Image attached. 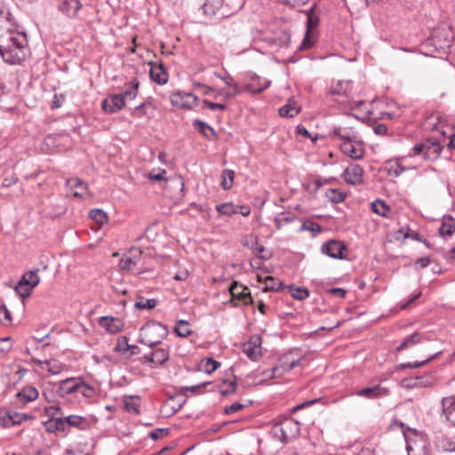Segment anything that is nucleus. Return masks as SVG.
Here are the masks:
<instances>
[{
    "label": "nucleus",
    "mask_w": 455,
    "mask_h": 455,
    "mask_svg": "<svg viewBox=\"0 0 455 455\" xmlns=\"http://www.w3.org/2000/svg\"><path fill=\"white\" fill-rule=\"evenodd\" d=\"M34 416L28 413H18L7 411L4 416H2V427H10L20 425L25 420L33 419Z\"/></svg>",
    "instance_id": "obj_16"
},
{
    "label": "nucleus",
    "mask_w": 455,
    "mask_h": 455,
    "mask_svg": "<svg viewBox=\"0 0 455 455\" xmlns=\"http://www.w3.org/2000/svg\"><path fill=\"white\" fill-rule=\"evenodd\" d=\"M327 292L339 298H344L347 294V291L343 288H330Z\"/></svg>",
    "instance_id": "obj_63"
},
{
    "label": "nucleus",
    "mask_w": 455,
    "mask_h": 455,
    "mask_svg": "<svg viewBox=\"0 0 455 455\" xmlns=\"http://www.w3.org/2000/svg\"><path fill=\"white\" fill-rule=\"evenodd\" d=\"M193 126L197 132L202 133L206 139L210 140H213L217 138V134L214 130L205 122L195 120Z\"/></svg>",
    "instance_id": "obj_29"
},
{
    "label": "nucleus",
    "mask_w": 455,
    "mask_h": 455,
    "mask_svg": "<svg viewBox=\"0 0 455 455\" xmlns=\"http://www.w3.org/2000/svg\"><path fill=\"white\" fill-rule=\"evenodd\" d=\"M243 352L249 359L257 360L261 354V337L257 334L251 336L249 340L244 343Z\"/></svg>",
    "instance_id": "obj_13"
},
{
    "label": "nucleus",
    "mask_w": 455,
    "mask_h": 455,
    "mask_svg": "<svg viewBox=\"0 0 455 455\" xmlns=\"http://www.w3.org/2000/svg\"><path fill=\"white\" fill-rule=\"evenodd\" d=\"M327 198L332 203H341L346 198V194L339 189L330 188L325 193Z\"/></svg>",
    "instance_id": "obj_44"
},
{
    "label": "nucleus",
    "mask_w": 455,
    "mask_h": 455,
    "mask_svg": "<svg viewBox=\"0 0 455 455\" xmlns=\"http://www.w3.org/2000/svg\"><path fill=\"white\" fill-rule=\"evenodd\" d=\"M441 403L446 419L455 426V395L443 397Z\"/></svg>",
    "instance_id": "obj_22"
},
{
    "label": "nucleus",
    "mask_w": 455,
    "mask_h": 455,
    "mask_svg": "<svg viewBox=\"0 0 455 455\" xmlns=\"http://www.w3.org/2000/svg\"><path fill=\"white\" fill-rule=\"evenodd\" d=\"M44 426L47 432L49 433H56V432H65L66 431V424L64 421V417L59 418H50L46 421L44 422Z\"/></svg>",
    "instance_id": "obj_26"
},
{
    "label": "nucleus",
    "mask_w": 455,
    "mask_h": 455,
    "mask_svg": "<svg viewBox=\"0 0 455 455\" xmlns=\"http://www.w3.org/2000/svg\"><path fill=\"white\" fill-rule=\"evenodd\" d=\"M300 111V108L296 103H287L279 109V114L283 117H293Z\"/></svg>",
    "instance_id": "obj_37"
},
{
    "label": "nucleus",
    "mask_w": 455,
    "mask_h": 455,
    "mask_svg": "<svg viewBox=\"0 0 455 455\" xmlns=\"http://www.w3.org/2000/svg\"><path fill=\"white\" fill-rule=\"evenodd\" d=\"M264 283H266V291H279L282 285V283L279 281H275L273 276H267L264 279Z\"/></svg>",
    "instance_id": "obj_51"
},
{
    "label": "nucleus",
    "mask_w": 455,
    "mask_h": 455,
    "mask_svg": "<svg viewBox=\"0 0 455 455\" xmlns=\"http://www.w3.org/2000/svg\"><path fill=\"white\" fill-rule=\"evenodd\" d=\"M174 332L182 338L188 337L191 333V329L188 321L180 320L174 327Z\"/></svg>",
    "instance_id": "obj_40"
},
{
    "label": "nucleus",
    "mask_w": 455,
    "mask_h": 455,
    "mask_svg": "<svg viewBox=\"0 0 455 455\" xmlns=\"http://www.w3.org/2000/svg\"><path fill=\"white\" fill-rule=\"evenodd\" d=\"M64 421L66 426L68 425L79 430H86L96 422V419L92 416L69 415L64 417Z\"/></svg>",
    "instance_id": "obj_12"
},
{
    "label": "nucleus",
    "mask_w": 455,
    "mask_h": 455,
    "mask_svg": "<svg viewBox=\"0 0 455 455\" xmlns=\"http://www.w3.org/2000/svg\"><path fill=\"white\" fill-rule=\"evenodd\" d=\"M371 210L374 213L379 216L387 217V213L390 212L391 209L385 202L381 200H376L373 203H371Z\"/></svg>",
    "instance_id": "obj_38"
},
{
    "label": "nucleus",
    "mask_w": 455,
    "mask_h": 455,
    "mask_svg": "<svg viewBox=\"0 0 455 455\" xmlns=\"http://www.w3.org/2000/svg\"><path fill=\"white\" fill-rule=\"evenodd\" d=\"M150 70L149 76L150 78L157 83L158 84H164L168 81V73L164 68L163 63H149Z\"/></svg>",
    "instance_id": "obj_18"
},
{
    "label": "nucleus",
    "mask_w": 455,
    "mask_h": 455,
    "mask_svg": "<svg viewBox=\"0 0 455 455\" xmlns=\"http://www.w3.org/2000/svg\"><path fill=\"white\" fill-rule=\"evenodd\" d=\"M340 149L345 155L355 160L362 159L364 156L363 143L359 137L352 141L342 142Z\"/></svg>",
    "instance_id": "obj_10"
},
{
    "label": "nucleus",
    "mask_w": 455,
    "mask_h": 455,
    "mask_svg": "<svg viewBox=\"0 0 455 455\" xmlns=\"http://www.w3.org/2000/svg\"><path fill=\"white\" fill-rule=\"evenodd\" d=\"M124 409L134 415L140 413L141 400L140 396L130 395L124 397Z\"/></svg>",
    "instance_id": "obj_27"
},
{
    "label": "nucleus",
    "mask_w": 455,
    "mask_h": 455,
    "mask_svg": "<svg viewBox=\"0 0 455 455\" xmlns=\"http://www.w3.org/2000/svg\"><path fill=\"white\" fill-rule=\"evenodd\" d=\"M150 101H145L132 109L131 114L137 117L147 116V109L151 107Z\"/></svg>",
    "instance_id": "obj_48"
},
{
    "label": "nucleus",
    "mask_w": 455,
    "mask_h": 455,
    "mask_svg": "<svg viewBox=\"0 0 455 455\" xmlns=\"http://www.w3.org/2000/svg\"><path fill=\"white\" fill-rule=\"evenodd\" d=\"M2 59L9 64H20L26 56L25 48L28 44L26 34L20 31L17 22L11 12L2 20Z\"/></svg>",
    "instance_id": "obj_1"
},
{
    "label": "nucleus",
    "mask_w": 455,
    "mask_h": 455,
    "mask_svg": "<svg viewBox=\"0 0 455 455\" xmlns=\"http://www.w3.org/2000/svg\"><path fill=\"white\" fill-rule=\"evenodd\" d=\"M216 76H218L219 78H220L221 80L224 81V83L231 87L233 89V92L230 95H237L240 93V91L238 90V86H237V84L234 82V79L232 78L231 76H221L218 74H215Z\"/></svg>",
    "instance_id": "obj_52"
},
{
    "label": "nucleus",
    "mask_w": 455,
    "mask_h": 455,
    "mask_svg": "<svg viewBox=\"0 0 455 455\" xmlns=\"http://www.w3.org/2000/svg\"><path fill=\"white\" fill-rule=\"evenodd\" d=\"M223 0H205L202 6L206 15L217 14L222 7Z\"/></svg>",
    "instance_id": "obj_34"
},
{
    "label": "nucleus",
    "mask_w": 455,
    "mask_h": 455,
    "mask_svg": "<svg viewBox=\"0 0 455 455\" xmlns=\"http://www.w3.org/2000/svg\"><path fill=\"white\" fill-rule=\"evenodd\" d=\"M166 174V171L162 169V170H159L157 173H155V172H150L148 174V178L150 180H154V181H161V180H164L165 178H164V175Z\"/></svg>",
    "instance_id": "obj_62"
},
{
    "label": "nucleus",
    "mask_w": 455,
    "mask_h": 455,
    "mask_svg": "<svg viewBox=\"0 0 455 455\" xmlns=\"http://www.w3.org/2000/svg\"><path fill=\"white\" fill-rule=\"evenodd\" d=\"M172 104L181 108H193L198 103V97L191 92L178 91L170 96Z\"/></svg>",
    "instance_id": "obj_7"
},
{
    "label": "nucleus",
    "mask_w": 455,
    "mask_h": 455,
    "mask_svg": "<svg viewBox=\"0 0 455 455\" xmlns=\"http://www.w3.org/2000/svg\"><path fill=\"white\" fill-rule=\"evenodd\" d=\"M125 106V102L121 94H112L108 98L104 99L101 102L103 111L113 114L121 110Z\"/></svg>",
    "instance_id": "obj_15"
},
{
    "label": "nucleus",
    "mask_w": 455,
    "mask_h": 455,
    "mask_svg": "<svg viewBox=\"0 0 455 455\" xmlns=\"http://www.w3.org/2000/svg\"><path fill=\"white\" fill-rule=\"evenodd\" d=\"M355 395L368 400H375L388 396L390 395V389L387 387H383L381 384H377L363 387L355 391Z\"/></svg>",
    "instance_id": "obj_9"
},
{
    "label": "nucleus",
    "mask_w": 455,
    "mask_h": 455,
    "mask_svg": "<svg viewBox=\"0 0 455 455\" xmlns=\"http://www.w3.org/2000/svg\"><path fill=\"white\" fill-rule=\"evenodd\" d=\"M302 230L311 231L313 234L320 233L322 231V227L315 222H304L301 226Z\"/></svg>",
    "instance_id": "obj_55"
},
{
    "label": "nucleus",
    "mask_w": 455,
    "mask_h": 455,
    "mask_svg": "<svg viewBox=\"0 0 455 455\" xmlns=\"http://www.w3.org/2000/svg\"><path fill=\"white\" fill-rule=\"evenodd\" d=\"M99 324L105 328L109 333H117L121 331L123 323L120 319L113 316H101L99 319Z\"/></svg>",
    "instance_id": "obj_24"
},
{
    "label": "nucleus",
    "mask_w": 455,
    "mask_h": 455,
    "mask_svg": "<svg viewBox=\"0 0 455 455\" xmlns=\"http://www.w3.org/2000/svg\"><path fill=\"white\" fill-rule=\"evenodd\" d=\"M203 104L204 107L208 108L209 109H211L212 111H217V110H224L226 109V105L225 104H220V103H213V102H211L210 100H203Z\"/></svg>",
    "instance_id": "obj_57"
},
{
    "label": "nucleus",
    "mask_w": 455,
    "mask_h": 455,
    "mask_svg": "<svg viewBox=\"0 0 455 455\" xmlns=\"http://www.w3.org/2000/svg\"><path fill=\"white\" fill-rule=\"evenodd\" d=\"M133 259L130 256H124L119 261V267L123 270H132L136 266Z\"/></svg>",
    "instance_id": "obj_53"
},
{
    "label": "nucleus",
    "mask_w": 455,
    "mask_h": 455,
    "mask_svg": "<svg viewBox=\"0 0 455 455\" xmlns=\"http://www.w3.org/2000/svg\"><path fill=\"white\" fill-rule=\"evenodd\" d=\"M423 335L418 331L413 332L410 336L406 337L401 344L397 347V351L409 348L416 344H419L422 340Z\"/></svg>",
    "instance_id": "obj_32"
},
{
    "label": "nucleus",
    "mask_w": 455,
    "mask_h": 455,
    "mask_svg": "<svg viewBox=\"0 0 455 455\" xmlns=\"http://www.w3.org/2000/svg\"><path fill=\"white\" fill-rule=\"evenodd\" d=\"M229 291L232 298L243 299L244 297L250 292L249 289L245 286L239 285L237 282H233L229 287Z\"/></svg>",
    "instance_id": "obj_35"
},
{
    "label": "nucleus",
    "mask_w": 455,
    "mask_h": 455,
    "mask_svg": "<svg viewBox=\"0 0 455 455\" xmlns=\"http://www.w3.org/2000/svg\"><path fill=\"white\" fill-rule=\"evenodd\" d=\"M455 230V227L452 224L449 223H443L442 226L439 228V233L441 235H452Z\"/></svg>",
    "instance_id": "obj_58"
},
{
    "label": "nucleus",
    "mask_w": 455,
    "mask_h": 455,
    "mask_svg": "<svg viewBox=\"0 0 455 455\" xmlns=\"http://www.w3.org/2000/svg\"><path fill=\"white\" fill-rule=\"evenodd\" d=\"M443 455H455V442H447L443 444Z\"/></svg>",
    "instance_id": "obj_64"
},
{
    "label": "nucleus",
    "mask_w": 455,
    "mask_h": 455,
    "mask_svg": "<svg viewBox=\"0 0 455 455\" xmlns=\"http://www.w3.org/2000/svg\"><path fill=\"white\" fill-rule=\"evenodd\" d=\"M406 438V450L408 455H429L426 450V445L424 442H416L409 439L406 435H404Z\"/></svg>",
    "instance_id": "obj_25"
},
{
    "label": "nucleus",
    "mask_w": 455,
    "mask_h": 455,
    "mask_svg": "<svg viewBox=\"0 0 455 455\" xmlns=\"http://www.w3.org/2000/svg\"><path fill=\"white\" fill-rule=\"evenodd\" d=\"M336 101L340 105L341 109L344 111L360 109L361 107L364 104L363 100L352 101L349 100V98L347 100H336Z\"/></svg>",
    "instance_id": "obj_39"
},
{
    "label": "nucleus",
    "mask_w": 455,
    "mask_h": 455,
    "mask_svg": "<svg viewBox=\"0 0 455 455\" xmlns=\"http://www.w3.org/2000/svg\"><path fill=\"white\" fill-rule=\"evenodd\" d=\"M424 159L426 161H434L439 157L442 152V146L436 140H427L424 141Z\"/></svg>",
    "instance_id": "obj_19"
},
{
    "label": "nucleus",
    "mask_w": 455,
    "mask_h": 455,
    "mask_svg": "<svg viewBox=\"0 0 455 455\" xmlns=\"http://www.w3.org/2000/svg\"><path fill=\"white\" fill-rule=\"evenodd\" d=\"M76 393H80L83 396L90 398L93 395L94 389L90 385L78 379Z\"/></svg>",
    "instance_id": "obj_47"
},
{
    "label": "nucleus",
    "mask_w": 455,
    "mask_h": 455,
    "mask_svg": "<svg viewBox=\"0 0 455 455\" xmlns=\"http://www.w3.org/2000/svg\"><path fill=\"white\" fill-rule=\"evenodd\" d=\"M45 412L51 418H55L57 414L62 415V410L60 406L52 405L45 408Z\"/></svg>",
    "instance_id": "obj_61"
},
{
    "label": "nucleus",
    "mask_w": 455,
    "mask_h": 455,
    "mask_svg": "<svg viewBox=\"0 0 455 455\" xmlns=\"http://www.w3.org/2000/svg\"><path fill=\"white\" fill-rule=\"evenodd\" d=\"M131 346L128 344V339L125 336H120L117 339V342L116 345V350L120 353H126L130 350Z\"/></svg>",
    "instance_id": "obj_50"
},
{
    "label": "nucleus",
    "mask_w": 455,
    "mask_h": 455,
    "mask_svg": "<svg viewBox=\"0 0 455 455\" xmlns=\"http://www.w3.org/2000/svg\"><path fill=\"white\" fill-rule=\"evenodd\" d=\"M344 180L351 185H359L363 183V169L357 164L348 165L343 172Z\"/></svg>",
    "instance_id": "obj_14"
},
{
    "label": "nucleus",
    "mask_w": 455,
    "mask_h": 455,
    "mask_svg": "<svg viewBox=\"0 0 455 455\" xmlns=\"http://www.w3.org/2000/svg\"><path fill=\"white\" fill-rule=\"evenodd\" d=\"M89 216L92 220L96 221L97 223L102 225L108 222V215L101 209H93L90 212Z\"/></svg>",
    "instance_id": "obj_46"
},
{
    "label": "nucleus",
    "mask_w": 455,
    "mask_h": 455,
    "mask_svg": "<svg viewBox=\"0 0 455 455\" xmlns=\"http://www.w3.org/2000/svg\"><path fill=\"white\" fill-rule=\"evenodd\" d=\"M64 369V364L56 359L46 360L45 370L52 375H56L61 372Z\"/></svg>",
    "instance_id": "obj_43"
},
{
    "label": "nucleus",
    "mask_w": 455,
    "mask_h": 455,
    "mask_svg": "<svg viewBox=\"0 0 455 455\" xmlns=\"http://www.w3.org/2000/svg\"><path fill=\"white\" fill-rule=\"evenodd\" d=\"M270 81L264 80L261 81L259 77H253L251 81L245 86V91L257 94L267 89L270 85Z\"/></svg>",
    "instance_id": "obj_28"
},
{
    "label": "nucleus",
    "mask_w": 455,
    "mask_h": 455,
    "mask_svg": "<svg viewBox=\"0 0 455 455\" xmlns=\"http://www.w3.org/2000/svg\"><path fill=\"white\" fill-rule=\"evenodd\" d=\"M331 134L341 140L342 142L349 140L352 141L353 140H355V138H358V133L354 128L341 125L335 126Z\"/></svg>",
    "instance_id": "obj_21"
},
{
    "label": "nucleus",
    "mask_w": 455,
    "mask_h": 455,
    "mask_svg": "<svg viewBox=\"0 0 455 455\" xmlns=\"http://www.w3.org/2000/svg\"><path fill=\"white\" fill-rule=\"evenodd\" d=\"M307 14V34L306 38L307 37L309 32L312 29H315L318 27L319 24V16L315 12V4L311 6L308 10L306 12Z\"/></svg>",
    "instance_id": "obj_31"
},
{
    "label": "nucleus",
    "mask_w": 455,
    "mask_h": 455,
    "mask_svg": "<svg viewBox=\"0 0 455 455\" xmlns=\"http://www.w3.org/2000/svg\"><path fill=\"white\" fill-rule=\"evenodd\" d=\"M169 359V352L164 348L156 349L149 355H146L142 357L143 363H152L154 367L162 365L164 362Z\"/></svg>",
    "instance_id": "obj_17"
},
{
    "label": "nucleus",
    "mask_w": 455,
    "mask_h": 455,
    "mask_svg": "<svg viewBox=\"0 0 455 455\" xmlns=\"http://www.w3.org/2000/svg\"><path fill=\"white\" fill-rule=\"evenodd\" d=\"M38 271L36 269L26 272L15 286L16 291L23 299L29 297L32 290L39 284Z\"/></svg>",
    "instance_id": "obj_4"
},
{
    "label": "nucleus",
    "mask_w": 455,
    "mask_h": 455,
    "mask_svg": "<svg viewBox=\"0 0 455 455\" xmlns=\"http://www.w3.org/2000/svg\"><path fill=\"white\" fill-rule=\"evenodd\" d=\"M140 342L153 347L162 342L168 335V329L159 322L152 321L144 324L141 329Z\"/></svg>",
    "instance_id": "obj_2"
},
{
    "label": "nucleus",
    "mask_w": 455,
    "mask_h": 455,
    "mask_svg": "<svg viewBox=\"0 0 455 455\" xmlns=\"http://www.w3.org/2000/svg\"><path fill=\"white\" fill-rule=\"evenodd\" d=\"M415 382L412 387H427L432 385V379L430 376H419L415 378Z\"/></svg>",
    "instance_id": "obj_54"
},
{
    "label": "nucleus",
    "mask_w": 455,
    "mask_h": 455,
    "mask_svg": "<svg viewBox=\"0 0 455 455\" xmlns=\"http://www.w3.org/2000/svg\"><path fill=\"white\" fill-rule=\"evenodd\" d=\"M243 407H244V405L240 403H234L225 408V413L227 415H230L236 411H241Z\"/></svg>",
    "instance_id": "obj_60"
},
{
    "label": "nucleus",
    "mask_w": 455,
    "mask_h": 455,
    "mask_svg": "<svg viewBox=\"0 0 455 455\" xmlns=\"http://www.w3.org/2000/svg\"><path fill=\"white\" fill-rule=\"evenodd\" d=\"M300 430V424L294 419L286 418L274 425L273 435L283 443L296 438Z\"/></svg>",
    "instance_id": "obj_3"
},
{
    "label": "nucleus",
    "mask_w": 455,
    "mask_h": 455,
    "mask_svg": "<svg viewBox=\"0 0 455 455\" xmlns=\"http://www.w3.org/2000/svg\"><path fill=\"white\" fill-rule=\"evenodd\" d=\"M220 363L212 358H204L201 361L200 368L204 372L210 374L217 370Z\"/></svg>",
    "instance_id": "obj_42"
},
{
    "label": "nucleus",
    "mask_w": 455,
    "mask_h": 455,
    "mask_svg": "<svg viewBox=\"0 0 455 455\" xmlns=\"http://www.w3.org/2000/svg\"><path fill=\"white\" fill-rule=\"evenodd\" d=\"M124 86V91L120 93L124 101L125 102V100H134L138 96L139 92L140 82L138 79L135 78L132 82L126 83Z\"/></svg>",
    "instance_id": "obj_30"
},
{
    "label": "nucleus",
    "mask_w": 455,
    "mask_h": 455,
    "mask_svg": "<svg viewBox=\"0 0 455 455\" xmlns=\"http://www.w3.org/2000/svg\"><path fill=\"white\" fill-rule=\"evenodd\" d=\"M216 210L220 214L231 216L238 214L239 205H235L233 203H224L216 205Z\"/></svg>",
    "instance_id": "obj_36"
},
{
    "label": "nucleus",
    "mask_w": 455,
    "mask_h": 455,
    "mask_svg": "<svg viewBox=\"0 0 455 455\" xmlns=\"http://www.w3.org/2000/svg\"><path fill=\"white\" fill-rule=\"evenodd\" d=\"M235 172L231 170L226 169L221 173V187L224 190L229 189L234 181Z\"/></svg>",
    "instance_id": "obj_41"
},
{
    "label": "nucleus",
    "mask_w": 455,
    "mask_h": 455,
    "mask_svg": "<svg viewBox=\"0 0 455 455\" xmlns=\"http://www.w3.org/2000/svg\"><path fill=\"white\" fill-rule=\"evenodd\" d=\"M39 396V391L36 387L33 386H25L21 390H20L14 396L12 401V403L15 407L23 408L28 403H31L36 400Z\"/></svg>",
    "instance_id": "obj_5"
},
{
    "label": "nucleus",
    "mask_w": 455,
    "mask_h": 455,
    "mask_svg": "<svg viewBox=\"0 0 455 455\" xmlns=\"http://www.w3.org/2000/svg\"><path fill=\"white\" fill-rule=\"evenodd\" d=\"M287 289H288V291L291 294V296L293 299L299 300V301H303V300L307 299L310 295L309 291L305 287H299V286H295L294 284H291V285H289L287 287Z\"/></svg>",
    "instance_id": "obj_33"
},
{
    "label": "nucleus",
    "mask_w": 455,
    "mask_h": 455,
    "mask_svg": "<svg viewBox=\"0 0 455 455\" xmlns=\"http://www.w3.org/2000/svg\"><path fill=\"white\" fill-rule=\"evenodd\" d=\"M67 184L71 188L86 189V185L79 178H71L68 180Z\"/></svg>",
    "instance_id": "obj_56"
},
{
    "label": "nucleus",
    "mask_w": 455,
    "mask_h": 455,
    "mask_svg": "<svg viewBox=\"0 0 455 455\" xmlns=\"http://www.w3.org/2000/svg\"><path fill=\"white\" fill-rule=\"evenodd\" d=\"M438 354L439 353L434 354L433 355H431L427 359H425V360L420 361V362L401 363V364H399L398 368L399 369H406V368L414 369V368L421 367V366L425 365L426 363H427L428 362H430L433 359H435L437 356Z\"/></svg>",
    "instance_id": "obj_49"
},
{
    "label": "nucleus",
    "mask_w": 455,
    "mask_h": 455,
    "mask_svg": "<svg viewBox=\"0 0 455 455\" xmlns=\"http://www.w3.org/2000/svg\"><path fill=\"white\" fill-rule=\"evenodd\" d=\"M78 379L68 378L59 382L57 393L60 396L64 397L69 394L76 393Z\"/></svg>",
    "instance_id": "obj_23"
},
{
    "label": "nucleus",
    "mask_w": 455,
    "mask_h": 455,
    "mask_svg": "<svg viewBox=\"0 0 455 455\" xmlns=\"http://www.w3.org/2000/svg\"><path fill=\"white\" fill-rule=\"evenodd\" d=\"M352 91V82L348 80L332 81L329 88V94L335 97L336 100H347Z\"/></svg>",
    "instance_id": "obj_8"
},
{
    "label": "nucleus",
    "mask_w": 455,
    "mask_h": 455,
    "mask_svg": "<svg viewBox=\"0 0 455 455\" xmlns=\"http://www.w3.org/2000/svg\"><path fill=\"white\" fill-rule=\"evenodd\" d=\"M168 432H169L168 428H156L150 432L149 436L153 440H157V439L162 438L164 435H167Z\"/></svg>",
    "instance_id": "obj_59"
},
{
    "label": "nucleus",
    "mask_w": 455,
    "mask_h": 455,
    "mask_svg": "<svg viewBox=\"0 0 455 455\" xmlns=\"http://www.w3.org/2000/svg\"><path fill=\"white\" fill-rule=\"evenodd\" d=\"M346 245L338 240H329L322 244L321 251L333 259H343Z\"/></svg>",
    "instance_id": "obj_11"
},
{
    "label": "nucleus",
    "mask_w": 455,
    "mask_h": 455,
    "mask_svg": "<svg viewBox=\"0 0 455 455\" xmlns=\"http://www.w3.org/2000/svg\"><path fill=\"white\" fill-rule=\"evenodd\" d=\"M300 358H291V353L285 354L279 359L278 365L272 368V375L270 376L280 378L294 369L296 366L300 365Z\"/></svg>",
    "instance_id": "obj_6"
},
{
    "label": "nucleus",
    "mask_w": 455,
    "mask_h": 455,
    "mask_svg": "<svg viewBox=\"0 0 455 455\" xmlns=\"http://www.w3.org/2000/svg\"><path fill=\"white\" fill-rule=\"evenodd\" d=\"M82 8L79 0H62L59 4V10L68 18H75Z\"/></svg>",
    "instance_id": "obj_20"
},
{
    "label": "nucleus",
    "mask_w": 455,
    "mask_h": 455,
    "mask_svg": "<svg viewBox=\"0 0 455 455\" xmlns=\"http://www.w3.org/2000/svg\"><path fill=\"white\" fill-rule=\"evenodd\" d=\"M157 305V300L155 299H144L140 298L139 300L135 302V307L138 309H153Z\"/></svg>",
    "instance_id": "obj_45"
}]
</instances>
